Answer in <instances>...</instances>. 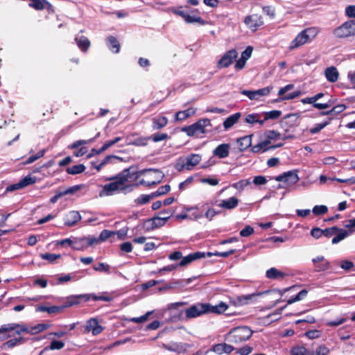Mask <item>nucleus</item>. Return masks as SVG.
I'll return each instance as SVG.
<instances>
[{"mask_svg":"<svg viewBox=\"0 0 355 355\" xmlns=\"http://www.w3.org/2000/svg\"><path fill=\"white\" fill-rule=\"evenodd\" d=\"M308 42H309V36H307L304 33V31H302L299 34H297L295 38L291 42L289 48L291 49H293L300 47V46Z\"/></svg>","mask_w":355,"mask_h":355,"instance_id":"obj_21","label":"nucleus"},{"mask_svg":"<svg viewBox=\"0 0 355 355\" xmlns=\"http://www.w3.org/2000/svg\"><path fill=\"white\" fill-rule=\"evenodd\" d=\"M331 120V119H329V120L325 121L323 123L315 124V125L309 130V132L311 135L318 133L319 132L321 131V130H322L324 128H325L330 123Z\"/></svg>","mask_w":355,"mask_h":355,"instance_id":"obj_52","label":"nucleus"},{"mask_svg":"<svg viewBox=\"0 0 355 355\" xmlns=\"http://www.w3.org/2000/svg\"><path fill=\"white\" fill-rule=\"evenodd\" d=\"M349 236V232L346 230H343L339 227V230L335 234V236L331 240L332 244H337L340 241L344 240Z\"/></svg>","mask_w":355,"mask_h":355,"instance_id":"obj_45","label":"nucleus"},{"mask_svg":"<svg viewBox=\"0 0 355 355\" xmlns=\"http://www.w3.org/2000/svg\"><path fill=\"white\" fill-rule=\"evenodd\" d=\"M272 86H268L257 90H242L241 93L248 96L250 100H259L261 96H268L271 90Z\"/></svg>","mask_w":355,"mask_h":355,"instance_id":"obj_10","label":"nucleus"},{"mask_svg":"<svg viewBox=\"0 0 355 355\" xmlns=\"http://www.w3.org/2000/svg\"><path fill=\"white\" fill-rule=\"evenodd\" d=\"M86 329L87 331H92L94 336L100 334L103 330L96 318H91L87 322Z\"/></svg>","mask_w":355,"mask_h":355,"instance_id":"obj_24","label":"nucleus"},{"mask_svg":"<svg viewBox=\"0 0 355 355\" xmlns=\"http://www.w3.org/2000/svg\"><path fill=\"white\" fill-rule=\"evenodd\" d=\"M230 145L229 144H219L214 150L213 154L218 158L227 157L230 155Z\"/></svg>","mask_w":355,"mask_h":355,"instance_id":"obj_20","label":"nucleus"},{"mask_svg":"<svg viewBox=\"0 0 355 355\" xmlns=\"http://www.w3.org/2000/svg\"><path fill=\"white\" fill-rule=\"evenodd\" d=\"M81 219L80 213L77 211H71L67 215L64 225L72 227Z\"/></svg>","mask_w":355,"mask_h":355,"instance_id":"obj_29","label":"nucleus"},{"mask_svg":"<svg viewBox=\"0 0 355 355\" xmlns=\"http://www.w3.org/2000/svg\"><path fill=\"white\" fill-rule=\"evenodd\" d=\"M239 199L234 196L226 200H223L218 206L226 209H232L236 208L239 205Z\"/></svg>","mask_w":355,"mask_h":355,"instance_id":"obj_30","label":"nucleus"},{"mask_svg":"<svg viewBox=\"0 0 355 355\" xmlns=\"http://www.w3.org/2000/svg\"><path fill=\"white\" fill-rule=\"evenodd\" d=\"M346 109V106L344 104H339L333 107L328 111H322L320 113L321 116L338 114L343 112Z\"/></svg>","mask_w":355,"mask_h":355,"instance_id":"obj_42","label":"nucleus"},{"mask_svg":"<svg viewBox=\"0 0 355 355\" xmlns=\"http://www.w3.org/2000/svg\"><path fill=\"white\" fill-rule=\"evenodd\" d=\"M300 114H288L281 121V125L288 132L289 128L297 126L299 124Z\"/></svg>","mask_w":355,"mask_h":355,"instance_id":"obj_12","label":"nucleus"},{"mask_svg":"<svg viewBox=\"0 0 355 355\" xmlns=\"http://www.w3.org/2000/svg\"><path fill=\"white\" fill-rule=\"evenodd\" d=\"M96 137L85 140V139H80L74 141L73 144L68 146V148L69 149H75L76 150L73 152V156L79 157L85 155L88 149L85 146H80L87 144L88 143H92L94 141Z\"/></svg>","mask_w":355,"mask_h":355,"instance_id":"obj_8","label":"nucleus"},{"mask_svg":"<svg viewBox=\"0 0 355 355\" xmlns=\"http://www.w3.org/2000/svg\"><path fill=\"white\" fill-rule=\"evenodd\" d=\"M291 355H315L313 352H309L304 345H296L291 348Z\"/></svg>","mask_w":355,"mask_h":355,"instance_id":"obj_41","label":"nucleus"},{"mask_svg":"<svg viewBox=\"0 0 355 355\" xmlns=\"http://www.w3.org/2000/svg\"><path fill=\"white\" fill-rule=\"evenodd\" d=\"M28 326L26 324L9 323L3 324L0 327V334L15 331V334L20 335L21 333L27 334Z\"/></svg>","mask_w":355,"mask_h":355,"instance_id":"obj_11","label":"nucleus"},{"mask_svg":"<svg viewBox=\"0 0 355 355\" xmlns=\"http://www.w3.org/2000/svg\"><path fill=\"white\" fill-rule=\"evenodd\" d=\"M35 182V178H32L27 175L22 178L19 182L16 184H12L7 187V191H13L22 188H24L28 185L33 184Z\"/></svg>","mask_w":355,"mask_h":355,"instance_id":"obj_17","label":"nucleus"},{"mask_svg":"<svg viewBox=\"0 0 355 355\" xmlns=\"http://www.w3.org/2000/svg\"><path fill=\"white\" fill-rule=\"evenodd\" d=\"M201 161V155L199 154H190L186 157L187 165L189 167L190 170L197 166Z\"/></svg>","mask_w":355,"mask_h":355,"instance_id":"obj_38","label":"nucleus"},{"mask_svg":"<svg viewBox=\"0 0 355 355\" xmlns=\"http://www.w3.org/2000/svg\"><path fill=\"white\" fill-rule=\"evenodd\" d=\"M205 306H208L207 309V310L206 311V314L209 313L221 314L224 313L229 307L228 305L223 302H220L218 304L215 306H213L209 303H205Z\"/></svg>","mask_w":355,"mask_h":355,"instance_id":"obj_22","label":"nucleus"},{"mask_svg":"<svg viewBox=\"0 0 355 355\" xmlns=\"http://www.w3.org/2000/svg\"><path fill=\"white\" fill-rule=\"evenodd\" d=\"M121 159L119 157L116 155H107L101 163L96 164V162H92V166L94 168H96L98 171H99L102 167L106 165L108 163H112L113 160Z\"/></svg>","mask_w":355,"mask_h":355,"instance_id":"obj_37","label":"nucleus"},{"mask_svg":"<svg viewBox=\"0 0 355 355\" xmlns=\"http://www.w3.org/2000/svg\"><path fill=\"white\" fill-rule=\"evenodd\" d=\"M250 184V181L248 179H243L233 184L232 187L239 191L244 189L247 186Z\"/></svg>","mask_w":355,"mask_h":355,"instance_id":"obj_62","label":"nucleus"},{"mask_svg":"<svg viewBox=\"0 0 355 355\" xmlns=\"http://www.w3.org/2000/svg\"><path fill=\"white\" fill-rule=\"evenodd\" d=\"M334 263L346 271H350L354 266L353 262L348 260H341Z\"/></svg>","mask_w":355,"mask_h":355,"instance_id":"obj_55","label":"nucleus"},{"mask_svg":"<svg viewBox=\"0 0 355 355\" xmlns=\"http://www.w3.org/2000/svg\"><path fill=\"white\" fill-rule=\"evenodd\" d=\"M207 307V306H205V303L199 302L191 305L189 308L185 309V315L187 318V320L206 314Z\"/></svg>","mask_w":355,"mask_h":355,"instance_id":"obj_7","label":"nucleus"},{"mask_svg":"<svg viewBox=\"0 0 355 355\" xmlns=\"http://www.w3.org/2000/svg\"><path fill=\"white\" fill-rule=\"evenodd\" d=\"M85 166L83 164L73 165L71 167H68L66 169V171L68 174L70 175H76L83 173L85 171Z\"/></svg>","mask_w":355,"mask_h":355,"instance_id":"obj_47","label":"nucleus"},{"mask_svg":"<svg viewBox=\"0 0 355 355\" xmlns=\"http://www.w3.org/2000/svg\"><path fill=\"white\" fill-rule=\"evenodd\" d=\"M337 38H345L355 35V19L345 21L333 31Z\"/></svg>","mask_w":355,"mask_h":355,"instance_id":"obj_5","label":"nucleus"},{"mask_svg":"<svg viewBox=\"0 0 355 355\" xmlns=\"http://www.w3.org/2000/svg\"><path fill=\"white\" fill-rule=\"evenodd\" d=\"M259 293H252L245 295H238L233 298L232 302L236 306H243L248 304L249 301L254 298L256 296L259 295Z\"/></svg>","mask_w":355,"mask_h":355,"instance_id":"obj_26","label":"nucleus"},{"mask_svg":"<svg viewBox=\"0 0 355 355\" xmlns=\"http://www.w3.org/2000/svg\"><path fill=\"white\" fill-rule=\"evenodd\" d=\"M168 124V119L164 116H159L152 119V128L153 130L162 129Z\"/></svg>","mask_w":355,"mask_h":355,"instance_id":"obj_31","label":"nucleus"},{"mask_svg":"<svg viewBox=\"0 0 355 355\" xmlns=\"http://www.w3.org/2000/svg\"><path fill=\"white\" fill-rule=\"evenodd\" d=\"M293 88V84H288V85H286L285 87L280 88L279 90L278 91V95L279 96V99L276 100V101L279 102V101H282L291 100V99H294L296 97L299 96V95L300 94V92H299V91L291 92V93H289V94L285 95V94L288 90H290Z\"/></svg>","mask_w":355,"mask_h":355,"instance_id":"obj_16","label":"nucleus"},{"mask_svg":"<svg viewBox=\"0 0 355 355\" xmlns=\"http://www.w3.org/2000/svg\"><path fill=\"white\" fill-rule=\"evenodd\" d=\"M234 350V347L227 343H218L212 347V351L217 354H222L223 353L230 354Z\"/></svg>","mask_w":355,"mask_h":355,"instance_id":"obj_25","label":"nucleus"},{"mask_svg":"<svg viewBox=\"0 0 355 355\" xmlns=\"http://www.w3.org/2000/svg\"><path fill=\"white\" fill-rule=\"evenodd\" d=\"M282 115V111L274 110L269 112H266L263 113L264 121L268 120H276L280 117Z\"/></svg>","mask_w":355,"mask_h":355,"instance_id":"obj_49","label":"nucleus"},{"mask_svg":"<svg viewBox=\"0 0 355 355\" xmlns=\"http://www.w3.org/2000/svg\"><path fill=\"white\" fill-rule=\"evenodd\" d=\"M212 254L211 252H196L193 253H191L186 257H182L181 261L178 263V266L182 267L185 266L193 261L200 259L202 258H205L207 256L211 257Z\"/></svg>","mask_w":355,"mask_h":355,"instance_id":"obj_14","label":"nucleus"},{"mask_svg":"<svg viewBox=\"0 0 355 355\" xmlns=\"http://www.w3.org/2000/svg\"><path fill=\"white\" fill-rule=\"evenodd\" d=\"M149 138H150V140L154 142H159L166 140L168 138V135L167 133L156 132L151 136H149Z\"/></svg>","mask_w":355,"mask_h":355,"instance_id":"obj_58","label":"nucleus"},{"mask_svg":"<svg viewBox=\"0 0 355 355\" xmlns=\"http://www.w3.org/2000/svg\"><path fill=\"white\" fill-rule=\"evenodd\" d=\"M121 139V138L118 137L114 138L112 140L107 141L99 150H97L93 148L92 152H95L96 154H100V153H103V151H105V150H107L108 148H110L112 146L116 144Z\"/></svg>","mask_w":355,"mask_h":355,"instance_id":"obj_46","label":"nucleus"},{"mask_svg":"<svg viewBox=\"0 0 355 355\" xmlns=\"http://www.w3.org/2000/svg\"><path fill=\"white\" fill-rule=\"evenodd\" d=\"M182 8V6L178 8L170 7L168 8V10L169 12H171L174 15H176L183 18L184 21L187 24L198 23L200 25L202 26L207 24V21L203 19L201 17L195 15L191 16L186 13L184 11H183Z\"/></svg>","mask_w":355,"mask_h":355,"instance_id":"obj_6","label":"nucleus"},{"mask_svg":"<svg viewBox=\"0 0 355 355\" xmlns=\"http://www.w3.org/2000/svg\"><path fill=\"white\" fill-rule=\"evenodd\" d=\"M301 102L303 104H312L313 107L317 108L318 110L327 109V108L329 107L331 105L330 103V101L328 103H317L314 96H311V97H306V98H302L301 100Z\"/></svg>","mask_w":355,"mask_h":355,"instance_id":"obj_23","label":"nucleus"},{"mask_svg":"<svg viewBox=\"0 0 355 355\" xmlns=\"http://www.w3.org/2000/svg\"><path fill=\"white\" fill-rule=\"evenodd\" d=\"M275 179L277 182H283L288 185L295 184L300 180L297 171H292L284 172L282 174L275 177Z\"/></svg>","mask_w":355,"mask_h":355,"instance_id":"obj_13","label":"nucleus"},{"mask_svg":"<svg viewBox=\"0 0 355 355\" xmlns=\"http://www.w3.org/2000/svg\"><path fill=\"white\" fill-rule=\"evenodd\" d=\"M252 330L247 326H239L232 329L226 335L228 342L238 345L249 340L252 336Z\"/></svg>","mask_w":355,"mask_h":355,"instance_id":"obj_2","label":"nucleus"},{"mask_svg":"<svg viewBox=\"0 0 355 355\" xmlns=\"http://www.w3.org/2000/svg\"><path fill=\"white\" fill-rule=\"evenodd\" d=\"M50 327L49 324H45V323H40L37 324L35 326L28 327V330L27 334H29L31 335H35L37 334H39L44 330L48 329Z\"/></svg>","mask_w":355,"mask_h":355,"instance_id":"obj_36","label":"nucleus"},{"mask_svg":"<svg viewBox=\"0 0 355 355\" xmlns=\"http://www.w3.org/2000/svg\"><path fill=\"white\" fill-rule=\"evenodd\" d=\"M166 222L167 218H163L159 216H155L146 221V223H150V229L152 230L163 227Z\"/></svg>","mask_w":355,"mask_h":355,"instance_id":"obj_28","label":"nucleus"},{"mask_svg":"<svg viewBox=\"0 0 355 355\" xmlns=\"http://www.w3.org/2000/svg\"><path fill=\"white\" fill-rule=\"evenodd\" d=\"M150 140V138H149V137H141L135 139L132 144L137 146H145L148 144Z\"/></svg>","mask_w":355,"mask_h":355,"instance_id":"obj_64","label":"nucleus"},{"mask_svg":"<svg viewBox=\"0 0 355 355\" xmlns=\"http://www.w3.org/2000/svg\"><path fill=\"white\" fill-rule=\"evenodd\" d=\"M26 342V339L23 337L15 338L10 340H8L6 343H3V347L6 348H12L18 345L22 344Z\"/></svg>","mask_w":355,"mask_h":355,"instance_id":"obj_48","label":"nucleus"},{"mask_svg":"<svg viewBox=\"0 0 355 355\" xmlns=\"http://www.w3.org/2000/svg\"><path fill=\"white\" fill-rule=\"evenodd\" d=\"M78 48L83 52H86L90 46V41L85 36H80L75 39Z\"/></svg>","mask_w":355,"mask_h":355,"instance_id":"obj_39","label":"nucleus"},{"mask_svg":"<svg viewBox=\"0 0 355 355\" xmlns=\"http://www.w3.org/2000/svg\"><path fill=\"white\" fill-rule=\"evenodd\" d=\"M312 211L315 216H320L327 213L328 208L326 205H315L313 207Z\"/></svg>","mask_w":355,"mask_h":355,"instance_id":"obj_60","label":"nucleus"},{"mask_svg":"<svg viewBox=\"0 0 355 355\" xmlns=\"http://www.w3.org/2000/svg\"><path fill=\"white\" fill-rule=\"evenodd\" d=\"M93 269L96 271L104 272L106 274L111 273L110 266L105 263H98L97 265L93 266Z\"/></svg>","mask_w":355,"mask_h":355,"instance_id":"obj_51","label":"nucleus"},{"mask_svg":"<svg viewBox=\"0 0 355 355\" xmlns=\"http://www.w3.org/2000/svg\"><path fill=\"white\" fill-rule=\"evenodd\" d=\"M40 257L48 261L50 263H54L55 261L61 257L60 254H51V253H42Z\"/></svg>","mask_w":355,"mask_h":355,"instance_id":"obj_53","label":"nucleus"},{"mask_svg":"<svg viewBox=\"0 0 355 355\" xmlns=\"http://www.w3.org/2000/svg\"><path fill=\"white\" fill-rule=\"evenodd\" d=\"M152 193L150 194H141L138 198L135 199V203L137 205H145L150 202V200L153 199Z\"/></svg>","mask_w":355,"mask_h":355,"instance_id":"obj_50","label":"nucleus"},{"mask_svg":"<svg viewBox=\"0 0 355 355\" xmlns=\"http://www.w3.org/2000/svg\"><path fill=\"white\" fill-rule=\"evenodd\" d=\"M303 31H304V33L307 36H309V42H311L313 39H314L319 33L318 28H315V27L308 28Z\"/></svg>","mask_w":355,"mask_h":355,"instance_id":"obj_61","label":"nucleus"},{"mask_svg":"<svg viewBox=\"0 0 355 355\" xmlns=\"http://www.w3.org/2000/svg\"><path fill=\"white\" fill-rule=\"evenodd\" d=\"M83 184H77L66 189H62L61 187H60L55 191L56 198L59 199L64 196L73 194L78 191L83 187Z\"/></svg>","mask_w":355,"mask_h":355,"instance_id":"obj_27","label":"nucleus"},{"mask_svg":"<svg viewBox=\"0 0 355 355\" xmlns=\"http://www.w3.org/2000/svg\"><path fill=\"white\" fill-rule=\"evenodd\" d=\"M237 144L239 145L241 151H244L248 148L252 144L251 136H245L237 139Z\"/></svg>","mask_w":355,"mask_h":355,"instance_id":"obj_43","label":"nucleus"},{"mask_svg":"<svg viewBox=\"0 0 355 355\" xmlns=\"http://www.w3.org/2000/svg\"><path fill=\"white\" fill-rule=\"evenodd\" d=\"M87 301H89V296L87 294L71 295L67 297L62 306H64V308L69 307Z\"/></svg>","mask_w":355,"mask_h":355,"instance_id":"obj_18","label":"nucleus"},{"mask_svg":"<svg viewBox=\"0 0 355 355\" xmlns=\"http://www.w3.org/2000/svg\"><path fill=\"white\" fill-rule=\"evenodd\" d=\"M339 230V227L337 226H333L331 227L325 228L322 230L323 236L327 238H331L334 235L336 234V232Z\"/></svg>","mask_w":355,"mask_h":355,"instance_id":"obj_63","label":"nucleus"},{"mask_svg":"<svg viewBox=\"0 0 355 355\" xmlns=\"http://www.w3.org/2000/svg\"><path fill=\"white\" fill-rule=\"evenodd\" d=\"M71 248L75 250L83 251L87 249L86 241L84 237L73 238L72 239Z\"/></svg>","mask_w":355,"mask_h":355,"instance_id":"obj_40","label":"nucleus"},{"mask_svg":"<svg viewBox=\"0 0 355 355\" xmlns=\"http://www.w3.org/2000/svg\"><path fill=\"white\" fill-rule=\"evenodd\" d=\"M64 347V343L60 340H53L51 344L46 347V349L60 350Z\"/></svg>","mask_w":355,"mask_h":355,"instance_id":"obj_57","label":"nucleus"},{"mask_svg":"<svg viewBox=\"0 0 355 355\" xmlns=\"http://www.w3.org/2000/svg\"><path fill=\"white\" fill-rule=\"evenodd\" d=\"M130 169L131 168H125L115 175L106 178L105 181H109L110 182L105 184L103 187L102 189L99 192V196H110L120 193H126L128 191H132L134 187H137L138 184L137 183H128L129 179L135 175V173H131ZM150 171L157 173L159 175L162 173L158 169H144L135 173V179H137L139 175Z\"/></svg>","mask_w":355,"mask_h":355,"instance_id":"obj_1","label":"nucleus"},{"mask_svg":"<svg viewBox=\"0 0 355 355\" xmlns=\"http://www.w3.org/2000/svg\"><path fill=\"white\" fill-rule=\"evenodd\" d=\"M314 264V270L316 272L327 270L330 268V263L323 256H318L312 259Z\"/></svg>","mask_w":355,"mask_h":355,"instance_id":"obj_19","label":"nucleus"},{"mask_svg":"<svg viewBox=\"0 0 355 355\" xmlns=\"http://www.w3.org/2000/svg\"><path fill=\"white\" fill-rule=\"evenodd\" d=\"M196 112V108L194 107H189L185 110L177 112L175 114V120L179 121L185 120L194 115Z\"/></svg>","mask_w":355,"mask_h":355,"instance_id":"obj_34","label":"nucleus"},{"mask_svg":"<svg viewBox=\"0 0 355 355\" xmlns=\"http://www.w3.org/2000/svg\"><path fill=\"white\" fill-rule=\"evenodd\" d=\"M87 296H89V301L90 300H92L94 301H98V300H101V301H104V302H110L112 300V297L109 295H97L96 294H87Z\"/></svg>","mask_w":355,"mask_h":355,"instance_id":"obj_59","label":"nucleus"},{"mask_svg":"<svg viewBox=\"0 0 355 355\" xmlns=\"http://www.w3.org/2000/svg\"><path fill=\"white\" fill-rule=\"evenodd\" d=\"M211 125V121L209 119H202L191 125L183 127L182 131L188 136L192 137L198 134H204L205 132V128Z\"/></svg>","mask_w":355,"mask_h":355,"instance_id":"obj_3","label":"nucleus"},{"mask_svg":"<svg viewBox=\"0 0 355 355\" xmlns=\"http://www.w3.org/2000/svg\"><path fill=\"white\" fill-rule=\"evenodd\" d=\"M106 44L107 45V47L109 48V49L112 53H117L119 52L120 47H121L120 43L114 36H112V35L109 36L106 39Z\"/></svg>","mask_w":355,"mask_h":355,"instance_id":"obj_33","label":"nucleus"},{"mask_svg":"<svg viewBox=\"0 0 355 355\" xmlns=\"http://www.w3.org/2000/svg\"><path fill=\"white\" fill-rule=\"evenodd\" d=\"M237 57L238 53L236 49H232L227 51L218 62L217 67L219 69L228 67L233 63Z\"/></svg>","mask_w":355,"mask_h":355,"instance_id":"obj_9","label":"nucleus"},{"mask_svg":"<svg viewBox=\"0 0 355 355\" xmlns=\"http://www.w3.org/2000/svg\"><path fill=\"white\" fill-rule=\"evenodd\" d=\"M308 291L306 289H303L300 291L295 297L290 298L287 301L288 304H291L295 302L303 300L307 295Z\"/></svg>","mask_w":355,"mask_h":355,"instance_id":"obj_54","label":"nucleus"},{"mask_svg":"<svg viewBox=\"0 0 355 355\" xmlns=\"http://www.w3.org/2000/svg\"><path fill=\"white\" fill-rule=\"evenodd\" d=\"M286 275L275 268H271L266 271V277L271 279H283Z\"/></svg>","mask_w":355,"mask_h":355,"instance_id":"obj_44","label":"nucleus"},{"mask_svg":"<svg viewBox=\"0 0 355 355\" xmlns=\"http://www.w3.org/2000/svg\"><path fill=\"white\" fill-rule=\"evenodd\" d=\"M171 190V187L169 184H166L164 186L159 187L157 191L152 193L153 196H154V198L164 194H166L168 193Z\"/></svg>","mask_w":355,"mask_h":355,"instance_id":"obj_56","label":"nucleus"},{"mask_svg":"<svg viewBox=\"0 0 355 355\" xmlns=\"http://www.w3.org/2000/svg\"><path fill=\"white\" fill-rule=\"evenodd\" d=\"M244 23L250 30L256 31L259 27L263 24V21L261 15L253 14L245 17Z\"/></svg>","mask_w":355,"mask_h":355,"instance_id":"obj_15","label":"nucleus"},{"mask_svg":"<svg viewBox=\"0 0 355 355\" xmlns=\"http://www.w3.org/2000/svg\"><path fill=\"white\" fill-rule=\"evenodd\" d=\"M241 116V112H236L228 116L223 122V126L225 130H229L236 124Z\"/></svg>","mask_w":355,"mask_h":355,"instance_id":"obj_35","label":"nucleus"},{"mask_svg":"<svg viewBox=\"0 0 355 355\" xmlns=\"http://www.w3.org/2000/svg\"><path fill=\"white\" fill-rule=\"evenodd\" d=\"M186 302L171 303L168 305V310L170 312V320L172 322L187 320L186 318V310L179 309V307L187 305Z\"/></svg>","mask_w":355,"mask_h":355,"instance_id":"obj_4","label":"nucleus"},{"mask_svg":"<svg viewBox=\"0 0 355 355\" xmlns=\"http://www.w3.org/2000/svg\"><path fill=\"white\" fill-rule=\"evenodd\" d=\"M327 80L330 83H336L339 77V73L335 67H327L324 71Z\"/></svg>","mask_w":355,"mask_h":355,"instance_id":"obj_32","label":"nucleus"}]
</instances>
